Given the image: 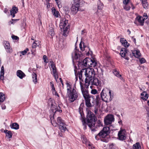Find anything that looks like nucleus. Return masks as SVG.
<instances>
[{
	"mask_svg": "<svg viewBox=\"0 0 149 149\" xmlns=\"http://www.w3.org/2000/svg\"><path fill=\"white\" fill-rule=\"evenodd\" d=\"M98 111V110L97 109H95L94 110V112L95 114H97V112Z\"/></svg>",
	"mask_w": 149,
	"mask_h": 149,
	"instance_id": "obj_63",
	"label": "nucleus"
},
{
	"mask_svg": "<svg viewBox=\"0 0 149 149\" xmlns=\"http://www.w3.org/2000/svg\"><path fill=\"white\" fill-rule=\"evenodd\" d=\"M67 94L69 98V100L70 102H73L77 98L78 95L75 90L71 87L70 83L67 82Z\"/></svg>",
	"mask_w": 149,
	"mask_h": 149,
	"instance_id": "obj_1",
	"label": "nucleus"
},
{
	"mask_svg": "<svg viewBox=\"0 0 149 149\" xmlns=\"http://www.w3.org/2000/svg\"><path fill=\"white\" fill-rule=\"evenodd\" d=\"M60 27L61 29L63 30V35L64 36H67V33L66 34L65 32L67 31L68 29L69 28L68 21L65 20L63 22L61 23L60 24Z\"/></svg>",
	"mask_w": 149,
	"mask_h": 149,
	"instance_id": "obj_8",
	"label": "nucleus"
},
{
	"mask_svg": "<svg viewBox=\"0 0 149 149\" xmlns=\"http://www.w3.org/2000/svg\"><path fill=\"white\" fill-rule=\"evenodd\" d=\"M104 7L103 3L100 1L98 2L97 4V9H102Z\"/></svg>",
	"mask_w": 149,
	"mask_h": 149,
	"instance_id": "obj_34",
	"label": "nucleus"
},
{
	"mask_svg": "<svg viewBox=\"0 0 149 149\" xmlns=\"http://www.w3.org/2000/svg\"><path fill=\"white\" fill-rule=\"evenodd\" d=\"M52 71L53 73V76H54L56 81H57V79L58 78V76L56 72V68L53 69Z\"/></svg>",
	"mask_w": 149,
	"mask_h": 149,
	"instance_id": "obj_30",
	"label": "nucleus"
},
{
	"mask_svg": "<svg viewBox=\"0 0 149 149\" xmlns=\"http://www.w3.org/2000/svg\"><path fill=\"white\" fill-rule=\"evenodd\" d=\"M148 18V16L146 15V17H143L141 16H138L135 19V20L134 21V23L136 24H137V22H138L140 25L143 26L144 25V20Z\"/></svg>",
	"mask_w": 149,
	"mask_h": 149,
	"instance_id": "obj_11",
	"label": "nucleus"
},
{
	"mask_svg": "<svg viewBox=\"0 0 149 149\" xmlns=\"http://www.w3.org/2000/svg\"><path fill=\"white\" fill-rule=\"evenodd\" d=\"M40 45L39 42L38 41H36L34 42L32 44V48L31 49V54L35 55L36 54L35 52L36 51V48L37 46Z\"/></svg>",
	"mask_w": 149,
	"mask_h": 149,
	"instance_id": "obj_15",
	"label": "nucleus"
},
{
	"mask_svg": "<svg viewBox=\"0 0 149 149\" xmlns=\"http://www.w3.org/2000/svg\"><path fill=\"white\" fill-rule=\"evenodd\" d=\"M139 61L141 63H143L146 62V60L144 58H142L140 59Z\"/></svg>",
	"mask_w": 149,
	"mask_h": 149,
	"instance_id": "obj_50",
	"label": "nucleus"
},
{
	"mask_svg": "<svg viewBox=\"0 0 149 149\" xmlns=\"http://www.w3.org/2000/svg\"><path fill=\"white\" fill-rule=\"evenodd\" d=\"M58 6V7L59 8H61L62 7V5L60 4H59V3L58 4H57Z\"/></svg>",
	"mask_w": 149,
	"mask_h": 149,
	"instance_id": "obj_64",
	"label": "nucleus"
},
{
	"mask_svg": "<svg viewBox=\"0 0 149 149\" xmlns=\"http://www.w3.org/2000/svg\"><path fill=\"white\" fill-rule=\"evenodd\" d=\"M59 80H60V82H61L63 86L64 85V84L63 83V81H62V78H59Z\"/></svg>",
	"mask_w": 149,
	"mask_h": 149,
	"instance_id": "obj_56",
	"label": "nucleus"
},
{
	"mask_svg": "<svg viewBox=\"0 0 149 149\" xmlns=\"http://www.w3.org/2000/svg\"><path fill=\"white\" fill-rule=\"evenodd\" d=\"M47 8H49L50 7V3H47Z\"/></svg>",
	"mask_w": 149,
	"mask_h": 149,
	"instance_id": "obj_61",
	"label": "nucleus"
},
{
	"mask_svg": "<svg viewBox=\"0 0 149 149\" xmlns=\"http://www.w3.org/2000/svg\"><path fill=\"white\" fill-rule=\"evenodd\" d=\"M52 88V91H55V88L54 87V84L53 83V82L52 81L50 82Z\"/></svg>",
	"mask_w": 149,
	"mask_h": 149,
	"instance_id": "obj_47",
	"label": "nucleus"
},
{
	"mask_svg": "<svg viewBox=\"0 0 149 149\" xmlns=\"http://www.w3.org/2000/svg\"><path fill=\"white\" fill-rule=\"evenodd\" d=\"M110 132L109 127H104L98 134V136L101 138V139L102 141L106 143L107 142L109 141V139L107 136L110 134Z\"/></svg>",
	"mask_w": 149,
	"mask_h": 149,
	"instance_id": "obj_2",
	"label": "nucleus"
},
{
	"mask_svg": "<svg viewBox=\"0 0 149 149\" xmlns=\"http://www.w3.org/2000/svg\"><path fill=\"white\" fill-rule=\"evenodd\" d=\"M79 113L80 114V115L81 117V118H83V114L82 113L83 112V110H82V108L79 107Z\"/></svg>",
	"mask_w": 149,
	"mask_h": 149,
	"instance_id": "obj_40",
	"label": "nucleus"
},
{
	"mask_svg": "<svg viewBox=\"0 0 149 149\" xmlns=\"http://www.w3.org/2000/svg\"><path fill=\"white\" fill-rule=\"evenodd\" d=\"M85 87L88 88V81L92 79L94 76L95 72L93 68H85Z\"/></svg>",
	"mask_w": 149,
	"mask_h": 149,
	"instance_id": "obj_4",
	"label": "nucleus"
},
{
	"mask_svg": "<svg viewBox=\"0 0 149 149\" xmlns=\"http://www.w3.org/2000/svg\"><path fill=\"white\" fill-rule=\"evenodd\" d=\"M114 118L113 115L111 114H109L105 117L104 119V123L105 125H108L111 124L114 122Z\"/></svg>",
	"mask_w": 149,
	"mask_h": 149,
	"instance_id": "obj_10",
	"label": "nucleus"
},
{
	"mask_svg": "<svg viewBox=\"0 0 149 149\" xmlns=\"http://www.w3.org/2000/svg\"><path fill=\"white\" fill-rule=\"evenodd\" d=\"M123 45L125 47H128L129 46V44L127 42V41H126V42L124 43Z\"/></svg>",
	"mask_w": 149,
	"mask_h": 149,
	"instance_id": "obj_51",
	"label": "nucleus"
},
{
	"mask_svg": "<svg viewBox=\"0 0 149 149\" xmlns=\"http://www.w3.org/2000/svg\"><path fill=\"white\" fill-rule=\"evenodd\" d=\"M10 127L12 129L17 130L19 128V125L16 123H14L10 125Z\"/></svg>",
	"mask_w": 149,
	"mask_h": 149,
	"instance_id": "obj_25",
	"label": "nucleus"
},
{
	"mask_svg": "<svg viewBox=\"0 0 149 149\" xmlns=\"http://www.w3.org/2000/svg\"><path fill=\"white\" fill-rule=\"evenodd\" d=\"M91 100L85 101L86 106L88 107H92L91 104L90 102Z\"/></svg>",
	"mask_w": 149,
	"mask_h": 149,
	"instance_id": "obj_38",
	"label": "nucleus"
},
{
	"mask_svg": "<svg viewBox=\"0 0 149 149\" xmlns=\"http://www.w3.org/2000/svg\"><path fill=\"white\" fill-rule=\"evenodd\" d=\"M29 50V49L28 48H26L24 50L20 52V53L22 55H24L26 54L27 52Z\"/></svg>",
	"mask_w": 149,
	"mask_h": 149,
	"instance_id": "obj_41",
	"label": "nucleus"
},
{
	"mask_svg": "<svg viewBox=\"0 0 149 149\" xmlns=\"http://www.w3.org/2000/svg\"><path fill=\"white\" fill-rule=\"evenodd\" d=\"M87 124L90 128L95 127V122L97 118L94 114L90 111H88L86 117Z\"/></svg>",
	"mask_w": 149,
	"mask_h": 149,
	"instance_id": "obj_3",
	"label": "nucleus"
},
{
	"mask_svg": "<svg viewBox=\"0 0 149 149\" xmlns=\"http://www.w3.org/2000/svg\"><path fill=\"white\" fill-rule=\"evenodd\" d=\"M7 136L9 138H10L12 136V134L10 131H8L6 134Z\"/></svg>",
	"mask_w": 149,
	"mask_h": 149,
	"instance_id": "obj_42",
	"label": "nucleus"
},
{
	"mask_svg": "<svg viewBox=\"0 0 149 149\" xmlns=\"http://www.w3.org/2000/svg\"><path fill=\"white\" fill-rule=\"evenodd\" d=\"M79 55V51L77 50H75L72 54V57L73 59H77Z\"/></svg>",
	"mask_w": 149,
	"mask_h": 149,
	"instance_id": "obj_19",
	"label": "nucleus"
},
{
	"mask_svg": "<svg viewBox=\"0 0 149 149\" xmlns=\"http://www.w3.org/2000/svg\"><path fill=\"white\" fill-rule=\"evenodd\" d=\"M54 117H52L50 118L51 123L53 126L55 127L59 125L58 124V122L56 121L55 120H54Z\"/></svg>",
	"mask_w": 149,
	"mask_h": 149,
	"instance_id": "obj_27",
	"label": "nucleus"
},
{
	"mask_svg": "<svg viewBox=\"0 0 149 149\" xmlns=\"http://www.w3.org/2000/svg\"><path fill=\"white\" fill-rule=\"evenodd\" d=\"M90 83L92 85L96 86H100L101 85L100 81L98 79L94 77H93L92 79L90 80L89 81H88V86Z\"/></svg>",
	"mask_w": 149,
	"mask_h": 149,
	"instance_id": "obj_12",
	"label": "nucleus"
},
{
	"mask_svg": "<svg viewBox=\"0 0 149 149\" xmlns=\"http://www.w3.org/2000/svg\"><path fill=\"white\" fill-rule=\"evenodd\" d=\"M88 145L89 146V149H93L94 148V147L91 146L90 144H88Z\"/></svg>",
	"mask_w": 149,
	"mask_h": 149,
	"instance_id": "obj_58",
	"label": "nucleus"
},
{
	"mask_svg": "<svg viewBox=\"0 0 149 149\" xmlns=\"http://www.w3.org/2000/svg\"><path fill=\"white\" fill-rule=\"evenodd\" d=\"M127 49L125 48H121L120 51V54L121 56L127 60H129V58L128 57H126V55L127 52Z\"/></svg>",
	"mask_w": 149,
	"mask_h": 149,
	"instance_id": "obj_17",
	"label": "nucleus"
},
{
	"mask_svg": "<svg viewBox=\"0 0 149 149\" xmlns=\"http://www.w3.org/2000/svg\"><path fill=\"white\" fill-rule=\"evenodd\" d=\"M85 3L83 0H74L70 9H79V8L82 6Z\"/></svg>",
	"mask_w": 149,
	"mask_h": 149,
	"instance_id": "obj_7",
	"label": "nucleus"
},
{
	"mask_svg": "<svg viewBox=\"0 0 149 149\" xmlns=\"http://www.w3.org/2000/svg\"><path fill=\"white\" fill-rule=\"evenodd\" d=\"M133 55L136 58H138L141 56V54L139 50H135L132 52Z\"/></svg>",
	"mask_w": 149,
	"mask_h": 149,
	"instance_id": "obj_23",
	"label": "nucleus"
},
{
	"mask_svg": "<svg viewBox=\"0 0 149 149\" xmlns=\"http://www.w3.org/2000/svg\"><path fill=\"white\" fill-rule=\"evenodd\" d=\"M120 41L123 45L124 43L126 42L127 41L123 38H121L120 39Z\"/></svg>",
	"mask_w": 149,
	"mask_h": 149,
	"instance_id": "obj_48",
	"label": "nucleus"
},
{
	"mask_svg": "<svg viewBox=\"0 0 149 149\" xmlns=\"http://www.w3.org/2000/svg\"><path fill=\"white\" fill-rule=\"evenodd\" d=\"M0 73L1 74L0 76V79L1 80H3L4 79V67L3 66H2L1 67Z\"/></svg>",
	"mask_w": 149,
	"mask_h": 149,
	"instance_id": "obj_28",
	"label": "nucleus"
},
{
	"mask_svg": "<svg viewBox=\"0 0 149 149\" xmlns=\"http://www.w3.org/2000/svg\"><path fill=\"white\" fill-rule=\"evenodd\" d=\"M99 136H98V134L95 136V138L97 140H98L99 139V138L98 137Z\"/></svg>",
	"mask_w": 149,
	"mask_h": 149,
	"instance_id": "obj_62",
	"label": "nucleus"
},
{
	"mask_svg": "<svg viewBox=\"0 0 149 149\" xmlns=\"http://www.w3.org/2000/svg\"><path fill=\"white\" fill-rule=\"evenodd\" d=\"M141 97L143 100L146 101L148 99V95L147 92L144 91L141 93Z\"/></svg>",
	"mask_w": 149,
	"mask_h": 149,
	"instance_id": "obj_20",
	"label": "nucleus"
},
{
	"mask_svg": "<svg viewBox=\"0 0 149 149\" xmlns=\"http://www.w3.org/2000/svg\"><path fill=\"white\" fill-rule=\"evenodd\" d=\"M83 47H82V45L81 44V42L80 43L79 45V47L80 49L82 51H84L85 50V48H87L89 50H90V49H89V48L88 47H87L86 46L84 45V42L83 43Z\"/></svg>",
	"mask_w": 149,
	"mask_h": 149,
	"instance_id": "obj_33",
	"label": "nucleus"
},
{
	"mask_svg": "<svg viewBox=\"0 0 149 149\" xmlns=\"http://www.w3.org/2000/svg\"><path fill=\"white\" fill-rule=\"evenodd\" d=\"M83 125L84 126V129L85 130L86 129L87 123L86 122V120L84 118H83L82 120Z\"/></svg>",
	"mask_w": 149,
	"mask_h": 149,
	"instance_id": "obj_37",
	"label": "nucleus"
},
{
	"mask_svg": "<svg viewBox=\"0 0 149 149\" xmlns=\"http://www.w3.org/2000/svg\"><path fill=\"white\" fill-rule=\"evenodd\" d=\"M52 92L55 95L59 96L58 94L56 91L55 90V91H52Z\"/></svg>",
	"mask_w": 149,
	"mask_h": 149,
	"instance_id": "obj_54",
	"label": "nucleus"
},
{
	"mask_svg": "<svg viewBox=\"0 0 149 149\" xmlns=\"http://www.w3.org/2000/svg\"><path fill=\"white\" fill-rule=\"evenodd\" d=\"M130 1V0H123V3L125 4H127Z\"/></svg>",
	"mask_w": 149,
	"mask_h": 149,
	"instance_id": "obj_53",
	"label": "nucleus"
},
{
	"mask_svg": "<svg viewBox=\"0 0 149 149\" xmlns=\"http://www.w3.org/2000/svg\"><path fill=\"white\" fill-rule=\"evenodd\" d=\"M80 84L81 90L84 97L89 95L88 91L86 90V89L83 87L82 83L81 81L80 82Z\"/></svg>",
	"mask_w": 149,
	"mask_h": 149,
	"instance_id": "obj_18",
	"label": "nucleus"
},
{
	"mask_svg": "<svg viewBox=\"0 0 149 149\" xmlns=\"http://www.w3.org/2000/svg\"><path fill=\"white\" fill-rule=\"evenodd\" d=\"M18 10H10V15L13 16V17H15V14L17 13Z\"/></svg>",
	"mask_w": 149,
	"mask_h": 149,
	"instance_id": "obj_35",
	"label": "nucleus"
},
{
	"mask_svg": "<svg viewBox=\"0 0 149 149\" xmlns=\"http://www.w3.org/2000/svg\"><path fill=\"white\" fill-rule=\"evenodd\" d=\"M78 10H72L71 13L73 14H75L77 12Z\"/></svg>",
	"mask_w": 149,
	"mask_h": 149,
	"instance_id": "obj_52",
	"label": "nucleus"
},
{
	"mask_svg": "<svg viewBox=\"0 0 149 149\" xmlns=\"http://www.w3.org/2000/svg\"><path fill=\"white\" fill-rule=\"evenodd\" d=\"M51 68L53 70V69H56V66L54 64V62L53 61L51 62Z\"/></svg>",
	"mask_w": 149,
	"mask_h": 149,
	"instance_id": "obj_43",
	"label": "nucleus"
},
{
	"mask_svg": "<svg viewBox=\"0 0 149 149\" xmlns=\"http://www.w3.org/2000/svg\"><path fill=\"white\" fill-rule=\"evenodd\" d=\"M1 108L2 109H6V106L5 105L3 104L1 105Z\"/></svg>",
	"mask_w": 149,
	"mask_h": 149,
	"instance_id": "obj_57",
	"label": "nucleus"
},
{
	"mask_svg": "<svg viewBox=\"0 0 149 149\" xmlns=\"http://www.w3.org/2000/svg\"><path fill=\"white\" fill-rule=\"evenodd\" d=\"M5 99V95L2 93H0V102H3Z\"/></svg>",
	"mask_w": 149,
	"mask_h": 149,
	"instance_id": "obj_32",
	"label": "nucleus"
},
{
	"mask_svg": "<svg viewBox=\"0 0 149 149\" xmlns=\"http://www.w3.org/2000/svg\"><path fill=\"white\" fill-rule=\"evenodd\" d=\"M145 3H143V8H147V6H146V4H145Z\"/></svg>",
	"mask_w": 149,
	"mask_h": 149,
	"instance_id": "obj_59",
	"label": "nucleus"
},
{
	"mask_svg": "<svg viewBox=\"0 0 149 149\" xmlns=\"http://www.w3.org/2000/svg\"><path fill=\"white\" fill-rule=\"evenodd\" d=\"M82 64L86 67H94L96 66L97 62L93 58H86L83 61Z\"/></svg>",
	"mask_w": 149,
	"mask_h": 149,
	"instance_id": "obj_6",
	"label": "nucleus"
},
{
	"mask_svg": "<svg viewBox=\"0 0 149 149\" xmlns=\"http://www.w3.org/2000/svg\"><path fill=\"white\" fill-rule=\"evenodd\" d=\"M12 9H18V8L17 7H16L15 6H13Z\"/></svg>",
	"mask_w": 149,
	"mask_h": 149,
	"instance_id": "obj_60",
	"label": "nucleus"
},
{
	"mask_svg": "<svg viewBox=\"0 0 149 149\" xmlns=\"http://www.w3.org/2000/svg\"><path fill=\"white\" fill-rule=\"evenodd\" d=\"M49 34L50 35L52 36L54 35V32L53 29L52 28H50L49 31Z\"/></svg>",
	"mask_w": 149,
	"mask_h": 149,
	"instance_id": "obj_36",
	"label": "nucleus"
},
{
	"mask_svg": "<svg viewBox=\"0 0 149 149\" xmlns=\"http://www.w3.org/2000/svg\"><path fill=\"white\" fill-rule=\"evenodd\" d=\"M52 12L54 16L55 17H60L59 12L57 10H52Z\"/></svg>",
	"mask_w": 149,
	"mask_h": 149,
	"instance_id": "obj_24",
	"label": "nucleus"
},
{
	"mask_svg": "<svg viewBox=\"0 0 149 149\" xmlns=\"http://www.w3.org/2000/svg\"><path fill=\"white\" fill-rule=\"evenodd\" d=\"M83 139L84 141H83V142L84 143H85L87 141L85 137H84V136H83Z\"/></svg>",
	"mask_w": 149,
	"mask_h": 149,
	"instance_id": "obj_55",
	"label": "nucleus"
},
{
	"mask_svg": "<svg viewBox=\"0 0 149 149\" xmlns=\"http://www.w3.org/2000/svg\"><path fill=\"white\" fill-rule=\"evenodd\" d=\"M51 109L52 110L53 113H55L56 111H58L60 113L62 112L61 110L60 109V107L58 106H57V104L55 103H52L51 106Z\"/></svg>",
	"mask_w": 149,
	"mask_h": 149,
	"instance_id": "obj_14",
	"label": "nucleus"
},
{
	"mask_svg": "<svg viewBox=\"0 0 149 149\" xmlns=\"http://www.w3.org/2000/svg\"><path fill=\"white\" fill-rule=\"evenodd\" d=\"M85 68L83 69L79 73V79L81 81H83V79H82V75L84 74L85 76Z\"/></svg>",
	"mask_w": 149,
	"mask_h": 149,
	"instance_id": "obj_22",
	"label": "nucleus"
},
{
	"mask_svg": "<svg viewBox=\"0 0 149 149\" xmlns=\"http://www.w3.org/2000/svg\"><path fill=\"white\" fill-rule=\"evenodd\" d=\"M32 77L33 81L36 84L37 82V74L35 72H33L32 74Z\"/></svg>",
	"mask_w": 149,
	"mask_h": 149,
	"instance_id": "obj_29",
	"label": "nucleus"
},
{
	"mask_svg": "<svg viewBox=\"0 0 149 149\" xmlns=\"http://www.w3.org/2000/svg\"><path fill=\"white\" fill-rule=\"evenodd\" d=\"M12 21H10V22H11V24H14L16 22V21H17L19 20V19H12Z\"/></svg>",
	"mask_w": 149,
	"mask_h": 149,
	"instance_id": "obj_49",
	"label": "nucleus"
},
{
	"mask_svg": "<svg viewBox=\"0 0 149 149\" xmlns=\"http://www.w3.org/2000/svg\"><path fill=\"white\" fill-rule=\"evenodd\" d=\"M107 95L105 91L103 89L100 93V96L102 100L106 102H108L111 101L113 97V94L111 93V90H109Z\"/></svg>",
	"mask_w": 149,
	"mask_h": 149,
	"instance_id": "obj_5",
	"label": "nucleus"
},
{
	"mask_svg": "<svg viewBox=\"0 0 149 149\" xmlns=\"http://www.w3.org/2000/svg\"><path fill=\"white\" fill-rule=\"evenodd\" d=\"M118 139L121 141H123L126 139V135L125 134L124 131L123 130L120 131L118 134Z\"/></svg>",
	"mask_w": 149,
	"mask_h": 149,
	"instance_id": "obj_16",
	"label": "nucleus"
},
{
	"mask_svg": "<svg viewBox=\"0 0 149 149\" xmlns=\"http://www.w3.org/2000/svg\"><path fill=\"white\" fill-rule=\"evenodd\" d=\"M57 120L59 125V129L61 132H64L67 130L65 124L60 117H58Z\"/></svg>",
	"mask_w": 149,
	"mask_h": 149,
	"instance_id": "obj_9",
	"label": "nucleus"
},
{
	"mask_svg": "<svg viewBox=\"0 0 149 149\" xmlns=\"http://www.w3.org/2000/svg\"><path fill=\"white\" fill-rule=\"evenodd\" d=\"M133 149H141L140 143L137 142L134 144L132 147Z\"/></svg>",
	"mask_w": 149,
	"mask_h": 149,
	"instance_id": "obj_26",
	"label": "nucleus"
},
{
	"mask_svg": "<svg viewBox=\"0 0 149 149\" xmlns=\"http://www.w3.org/2000/svg\"><path fill=\"white\" fill-rule=\"evenodd\" d=\"M43 59L44 60V62L47 63L48 62V60H47V57L46 55H44L43 56Z\"/></svg>",
	"mask_w": 149,
	"mask_h": 149,
	"instance_id": "obj_44",
	"label": "nucleus"
},
{
	"mask_svg": "<svg viewBox=\"0 0 149 149\" xmlns=\"http://www.w3.org/2000/svg\"><path fill=\"white\" fill-rule=\"evenodd\" d=\"M97 93V90L95 89H93L92 90L91 93L93 94H95Z\"/></svg>",
	"mask_w": 149,
	"mask_h": 149,
	"instance_id": "obj_45",
	"label": "nucleus"
},
{
	"mask_svg": "<svg viewBox=\"0 0 149 149\" xmlns=\"http://www.w3.org/2000/svg\"><path fill=\"white\" fill-rule=\"evenodd\" d=\"M113 73L114 75L118 77H120V78L121 79L122 78L121 77V75L118 72L116 69H114L113 70Z\"/></svg>",
	"mask_w": 149,
	"mask_h": 149,
	"instance_id": "obj_31",
	"label": "nucleus"
},
{
	"mask_svg": "<svg viewBox=\"0 0 149 149\" xmlns=\"http://www.w3.org/2000/svg\"><path fill=\"white\" fill-rule=\"evenodd\" d=\"M3 45L7 52L11 53L13 52V50L10 46L9 42L6 41H4L3 42Z\"/></svg>",
	"mask_w": 149,
	"mask_h": 149,
	"instance_id": "obj_13",
	"label": "nucleus"
},
{
	"mask_svg": "<svg viewBox=\"0 0 149 149\" xmlns=\"http://www.w3.org/2000/svg\"><path fill=\"white\" fill-rule=\"evenodd\" d=\"M93 96L90 95H88L87 96H86L84 97L85 101L91 100V97L93 98Z\"/></svg>",
	"mask_w": 149,
	"mask_h": 149,
	"instance_id": "obj_39",
	"label": "nucleus"
},
{
	"mask_svg": "<svg viewBox=\"0 0 149 149\" xmlns=\"http://www.w3.org/2000/svg\"><path fill=\"white\" fill-rule=\"evenodd\" d=\"M11 37L12 39L13 40H16L19 39V37L17 36L13 35Z\"/></svg>",
	"mask_w": 149,
	"mask_h": 149,
	"instance_id": "obj_46",
	"label": "nucleus"
},
{
	"mask_svg": "<svg viewBox=\"0 0 149 149\" xmlns=\"http://www.w3.org/2000/svg\"><path fill=\"white\" fill-rule=\"evenodd\" d=\"M17 76L20 79H22L25 76V75L21 70H19L17 72Z\"/></svg>",
	"mask_w": 149,
	"mask_h": 149,
	"instance_id": "obj_21",
	"label": "nucleus"
}]
</instances>
